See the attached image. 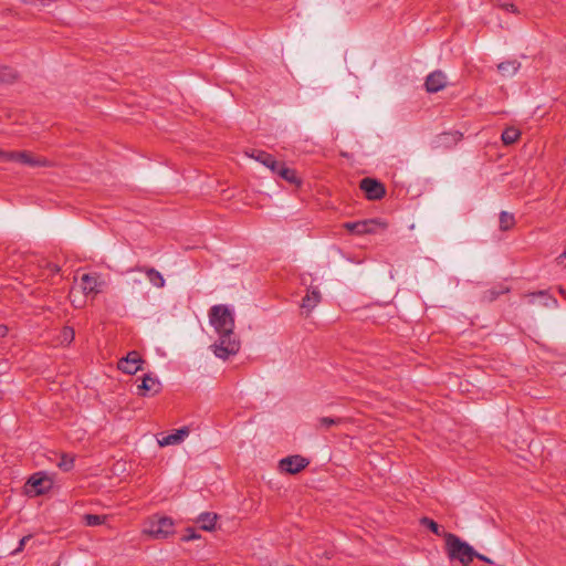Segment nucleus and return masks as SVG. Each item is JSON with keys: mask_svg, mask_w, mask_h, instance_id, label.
Returning <instances> with one entry per match:
<instances>
[{"mask_svg": "<svg viewBox=\"0 0 566 566\" xmlns=\"http://www.w3.org/2000/svg\"><path fill=\"white\" fill-rule=\"evenodd\" d=\"M209 321L217 332L219 339L211 349L223 360L239 353L241 343L234 334V316L227 305H214L209 311Z\"/></svg>", "mask_w": 566, "mask_h": 566, "instance_id": "1", "label": "nucleus"}, {"mask_svg": "<svg viewBox=\"0 0 566 566\" xmlns=\"http://www.w3.org/2000/svg\"><path fill=\"white\" fill-rule=\"evenodd\" d=\"M443 538L446 552L451 562L458 560L462 566H469L473 562L476 551L468 542L453 533L443 534Z\"/></svg>", "mask_w": 566, "mask_h": 566, "instance_id": "2", "label": "nucleus"}, {"mask_svg": "<svg viewBox=\"0 0 566 566\" xmlns=\"http://www.w3.org/2000/svg\"><path fill=\"white\" fill-rule=\"evenodd\" d=\"M145 534L155 539H166L175 533V523L171 517L153 515L149 517Z\"/></svg>", "mask_w": 566, "mask_h": 566, "instance_id": "3", "label": "nucleus"}, {"mask_svg": "<svg viewBox=\"0 0 566 566\" xmlns=\"http://www.w3.org/2000/svg\"><path fill=\"white\" fill-rule=\"evenodd\" d=\"M53 486L52 479L44 472L32 474L25 483V493L29 496H39L49 492Z\"/></svg>", "mask_w": 566, "mask_h": 566, "instance_id": "4", "label": "nucleus"}, {"mask_svg": "<svg viewBox=\"0 0 566 566\" xmlns=\"http://www.w3.org/2000/svg\"><path fill=\"white\" fill-rule=\"evenodd\" d=\"M359 188L364 191L368 200H380L386 196V187L376 178L365 177L359 182Z\"/></svg>", "mask_w": 566, "mask_h": 566, "instance_id": "5", "label": "nucleus"}, {"mask_svg": "<svg viewBox=\"0 0 566 566\" xmlns=\"http://www.w3.org/2000/svg\"><path fill=\"white\" fill-rule=\"evenodd\" d=\"M310 464V460L300 455H289L279 462V469L289 474H297Z\"/></svg>", "mask_w": 566, "mask_h": 566, "instance_id": "6", "label": "nucleus"}, {"mask_svg": "<svg viewBox=\"0 0 566 566\" xmlns=\"http://www.w3.org/2000/svg\"><path fill=\"white\" fill-rule=\"evenodd\" d=\"M376 226H385L378 219H365L344 223V228L352 234L363 235L374 233Z\"/></svg>", "mask_w": 566, "mask_h": 566, "instance_id": "7", "label": "nucleus"}, {"mask_svg": "<svg viewBox=\"0 0 566 566\" xmlns=\"http://www.w3.org/2000/svg\"><path fill=\"white\" fill-rule=\"evenodd\" d=\"M144 360L138 352H129L125 357L118 361V369L127 375H135L137 371L143 369Z\"/></svg>", "mask_w": 566, "mask_h": 566, "instance_id": "8", "label": "nucleus"}, {"mask_svg": "<svg viewBox=\"0 0 566 566\" xmlns=\"http://www.w3.org/2000/svg\"><path fill=\"white\" fill-rule=\"evenodd\" d=\"M105 282L97 273H85L81 276V287L83 293L87 295H97L103 291Z\"/></svg>", "mask_w": 566, "mask_h": 566, "instance_id": "9", "label": "nucleus"}, {"mask_svg": "<svg viewBox=\"0 0 566 566\" xmlns=\"http://www.w3.org/2000/svg\"><path fill=\"white\" fill-rule=\"evenodd\" d=\"M161 390V384L151 374L144 375L142 384L137 386V395L142 397L155 396Z\"/></svg>", "mask_w": 566, "mask_h": 566, "instance_id": "10", "label": "nucleus"}, {"mask_svg": "<svg viewBox=\"0 0 566 566\" xmlns=\"http://www.w3.org/2000/svg\"><path fill=\"white\" fill-rule=\"evenodd\" d=\"M447 85V77L442 71H433L426 78V90L429 93H437L443 90Z\"/></svg>", "mask_w": 566, "mask_h": 566, "instance_id": "11", "label": "nucleus"}, {"mask_svg": "<svg viewBox=\"0 0 566 566\" xmlns=\"http://www.w3.org/2000/svg\"><path fill=\"white\" fill-rule=\"evenodd\" d=\"M247 154L249 157L264 165L272 172L276 171V168H279V165L282 163L277 161L273 155L261 149H251V151Z\"/></svg>", "mask_w": 566, "mask_h": 566, "instance_id": "12", "label": "nucleus"}, {"mask_svg": "<svg viewBox=\"0 0 566 566\" xmlns=\"http://www.w3.org/2000/svg\"><path fill=\"white\" fill-rule=\"evenodd\" d=\"M13 161H18V163H21V164L30 166V167H46V166H49V161L46 159L34 157L29 151H14Z\"/></svg>", "mask_w": 566, "mask_h": 566, "instance_id": "13", "label": "nucleus"}, {"mask_svg": "<svg viewBox=\"0 0 566 566\" xmlns=\"http://www.w3.org/2000/svg\"><path fill=\"white\" fill-rule=\"evenodd\" d=\"M190 433L188 427H181L177 429L175 432L167 434L163 439L158 440L160 447L175 446L181 443L185 438H187Z\"/></svg>", "mask_w": 566, "mask_h": 566, "instance_id": "14", "label": "nucleus"}, {"mask_svg": "<svg viewBox=\"0 0 566 566\" xmlns=\"http://www.w3.org/2000/svg\"><path fill=\"white\" fill-rule=\"evenodd\" d=\"M321 301H322V294L318 291V289L316 286L310 287L307 290L306 295L302 300L301 307L303 310H305L307 313H311Z\"/></svg>", "mask_w": 566, "mask_h": 566, "instance_id": "15", "label": "nucleus"}, {"mask_svg": "<svg viewBox=\"0 0 566 566\" xmlns=\"http://www.w3.org/2000/svg\"><path fill=\"white\" fill-rule=\"evenodd\" d=\"M273 174L280 176L282 179H284L285 181H287L291 185H294V186L302 185V179L297 176L296 170L286 167L284 163H281L279 165V168H276V171H274Z\"/></svg>", "mask_w": 566, "mask_h": 566, "instance_id": "16", "label": "nucleus"}, {"mask_svg": "<svg viewBox=\"0 0 566 566\" xmlns=\"http://www.w3.org/2000/svg\"><path fill=\"white\" fill-rule=\"evenodd\" d=\"M217 520V513L203 512L197 517L196 522L200 525L202 531L211 532L216 528Z\"/></svg>", "mask_w": 566, "mask_h": 566, "instance_id": "17", "label": "nucleus"}, {"mask_svg": "<svg viewBox=\"0 0 566 566\" xmlns=\"http://www.w3.org/2000/svg\"><path fill=\"white\" fill-rule=\"evenodd\" d=\"M520 66H521V63L517 60H511V61L501 62L497 65V70L503 76H512L517 72Z\"/></svg>", "mask_w": 566, "mask_h": 566, "instance_id": "18", "label": "nucleus"}, {"mask_svg": "<svg viewBox=\"0 0 566 566\" xmlns=\"http://www.w3.org/2000/svg\"><path fill=\"white\" fill-rule=\"evenodd\" d=\"M139 271H145L147 279L154 286L164 287L165 279L156 269L145 268L144 270L140 269Z\"/></svg>", "mask_w": 566, "mask_h": 566, "instance_id": "19", "label": "nucleus"}, {"mask_svg": "<svg viewBox=\"0 0 566 566\" xmlns=\"http://www.w3.org/2000/svg\"><path fill=\"white\" fill-rule=\"evenodd\" d=\"M18 78V72L6 65H0V84H11Z\"/></svg>", "mask_w": 566, "mask_h": 566, "instance_id": "20", "label": "nucleus"}, {"mask_svg": "<svg viewBox=\"0 0 566 566\" xmlns=\"http://www.w3.org/2000/svg\"><path fill=\"white\" fill-rule=\"evenodd\" d=\"M520 136H521V132L517 128L511 126V127H506L503 130L501 139L504 145H512L517 142Z\"/></svg>", "mask_w": 566, "mask_h": 566, "instance_id": "21", "label": "nucleus"}, {"mask_svg": "<svg viewBox=\"0 0 566 566\" xmlns=\"http://www.w3.org/2000/svg\"><path fill=\"white\" fill-rule=\"evenodd\" d=\"M499 222H500L501 231H509L515 224V217L513 213H510L507 211H502L499 217Z\"/></svg>", "mask_w": 566, "mask_h": 566, "instance_id": "22", "label": "nucleus"}, {"mask_svg": "<svg viewBox=\"0 0 566 566\" xmlns=\"http://www.w3.org/2000/svg\"><path fill=\"white\" fill-rule=\"evenodd\" d=\"M420 524L422 526L427 527L429 531H431L437 536L443 537V534L447 533L442 530L441 525H439L436 521H433L430 517H427V516L421 517Z\"/></svg>", "mask_w": 566, "mask_h": 566, "instance_id": "23", "label": "nucleus"}, {"mask_svg": "<svg viewBox=\"0 0 566 566\" xmlns=\"http://www.w3.org/2000/svg\"><path fill=\"white\" fill-rule=\"evenodd\" d=\"M343 423L342 418H332V417H319L317 418V423L315 424L316 430L326 429L328 430L333 426H339Z\"/></svg>", "mask_w": 566, "mask_h": 566, "instance_id": "24", "label": "nucleus"}, {"mask_svg": "<svg viewBox=\"0 0 566 566\" xmlns=\"http://www.w3.org/2000/svg\"><path fill=\"white\" fill-rule=\"evenodd\" d=\"M57 467L64 472L71 471L74 467V457L66 453L61 454Z\"/></svg>", "mask_w": 566, "mask_h": 566, "instance_id": "25", "label": "nucleus"}, {"mask_svg": "<svg viewBox=\"0 0 566 566\" xmlns=\"http://www.w3.org/2000/svg\"><path fill=\"white\" fill-rule=\"evenodd\" d=\"M83 520L86 526H97L105 522L106 515L85 514Z\"/></svg>", "mask_w": 566, "mask_h": 566, "instance_id": "26", "label": "nucleus"}, {"mask_svg": "<svg viewBox=\"0 0 566 566\" xmlns=\"http://www.w3.org/2000/svg\"><path fill=\"white\" fill-rule=\"evenodd\" d=\"M509 292V289H504V290H500V291H496L494 289L492 290H488L485 293H484V296L483 298L486 300L488 302H493L495 301L501 294L503 293H506Z\"/></svg>", "mask_w": 566, "mask_h": 566, "instance_id": "27", "label": "nucleus"}, {"mask_svg": "<svg viewBox=\"0 0 566 566\" xmlns=\"http://www.w3.org/2000/svg\"><path fill=\"white\" fill-rule=\"evenodd\" d=\"M200 538V535L197 533L196 528L188 527L186 528L185 535H182L181 541L182 542H190Z\"/></svg>", "mask_w": 566, "mask_h": 566, "instance_id": "28", "label": "nucleus"}, {"mask_svg": "<svg viewBox=\"0 0 566 566\" xmlns=\"http://www.w3.org/2000/svg\"><path fill=\"white\" fill-rule=\"evenodd\" d=\"M497 6L505 9L506 11H511V12H518L516 6L512 2H509V0H495Z\"/></svg>", "mask_w": 566, "mask_h": 566, "instance_id": "29", "label": "nucleus"}, {"mask_svg": "<svg viewBox=\"0 0 566 566\" xmlns=\"http://www.w3.org/2000/svg\"><path fill=\"white\" fill-rule=\"evenodd\" d=\"M62 337L64 342L71 343L74 339V329L72 327H64L62 331Z\"/></svg>", "mask_w": 566, "mask_h": 566, "instance_id": "30", "label": "nucleus"}, {"mask_svg": "<svg viewBox=\"0 0 566 566\" xmlns=\"http://www.w3.org/2000/svg\"><path fill=\"white\" fill-rule=\"evenodd\" d=\"M32 538V535H27V536H23L20 542H19V546L11 553L12 555H15L20 552L23 551L25 544Z\"/></svg>", "mask_w": 566, "mask_h": 566, "instance_id": "31", "label": "nucleus"}, {"mask_svg": "<svg viewBox=\"0 0 566 566\" xmlns=\"http://www.w3.org/2000/svg\"><path fill=\"white\" fill-rule=\"evenodd\" d=\"M14 151H4L0 149V161L8 163L13 161Z\"/></svg>", "mask_w": 566, "mask_h": 566, "instance_id": "32", "label": "nucleus"}, {"mask_svg": "<svg viewBox=\"0 0 566 566\" xmlns=\"http://www.w3.org/2000/svg\"><path fill=\"white\" fill-rule=\"evenodd\" d=\"M46 269H49L53 274H57L61 271L60 265L52 262H48Z\"/></svg>", "mask_w": 566, "mask_h": 566, "instance_id": "33", "label": "nucleus"}, {"mask_svg": "<svg viewBox=\"0 0 566 566\" xmlns=\"http://www.w3.org/2000/svg\"><path fill=\"white\" fill-rule=\"evenodd\" d=\"M474 558H478L479 560H482L489 565H493V560H491L488 556L480 554L478 552H476V556H474Z\"/></svg>", "mask_w": 566, "mask_h": 566, "instance_id": "34", "label": "nucleus"}, {"mask_svg": "<svg viewBox=\"0 0 566 566\" xmlns=\"http://www.w3.org/2000/svg\"><path fill=\"white\" fill-rule=\"evenodd\" d=\"M556 260L558 264H564L566 266V248L565 251Z\"/></svg>", "mask_w": 566, "mask_h": 566, "instance_id": "35", "label": "nucleus"}, {"mask_svg": "<svg viewBox=\"0 0 566 566\" xmlns=\"http://www.w3.org/2000/svg\"><path fill=\"white\" fill-rule=\"evenodd\" d=\"M559 292H560V294H563V295H565V296H566V291H564V289H562V287H560V289H559Z\"/></svg>", "mask_w": 566, "mask_h": 566, "instance_id": "36", "label": "nucleus"}, {"mask_svg": "<svg viewBox=\"0 0 566 566\" xmlns=\"http://www.w3.org/2000/svg\"><path fill=\"white\" fill-rule=\"evenodd\" d=\"M24 3H30L32 0H22Z\"/></svg>", "mask_w": 566, "mask_h": 566, "instance_id": "37", "label": "nucleus"}, {"mask_svg": "<svg viewBox=\"0 0 566 566\" xmlns=\"http://www.w3.org/2000/svg\"><path fill=\"white\" fill-rule=\"evenodd\" d=\"M0 329L7 331V326H0Z\"/></svg>", "mask_w": 566, "mask_h": 566, "instance_id": "38", "label": "nucleus"}]
</instances>
